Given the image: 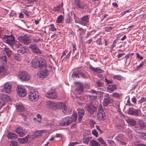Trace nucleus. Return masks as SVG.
Masks as SVG:
<instances>
[{
	"mask_svg": "<svg viewBox=\"0 0 146 146\" xmlns=\"http://www.w3.org/2000/svg\"><path fill=\"white\" fill-rule=\"evenodd\" d=\"M29 47L35 53L38 54L42 53V50L39 49L37 45L36 44H30Z\"/></svg>",
	"mask_w": 146,
	"mask_h": 146,
	"instance_id": "obj_10",
	"label": "nucleus"
},
{
	"mask_svg": "<svg viewBox=\"0 0 146 146\" xmlns=\"http://www.w3.org/2000/svg\"><path fill=\"white\" fill-rule=\"evenodd\" d=\"M114 79H116L119 80H123V78L121 76L118 75H116L114 76L113 77Z\"/></svg>",
	"mask_w": 146,
	"mask_h": 146,
	"instance_id": "obj_37",
	"label": "nucleus"
},
{
	"mask_svg": "<svg viewBox=\"0 0 146 146\" xmlns=\"http://www.w3.org/2000/svg\"><path fill=\"white\" fill-rule=\"evenodd\" d=\"M144 63L143 62H141L139 65L137 66L136 68V70H138L141 69L142 67V66L143 65Z\"/></svg>",
	"mask_w": 146,
	"mask_h": 146,
	"instance_id": "obj_50",
	"label": "nucleus"
},
{
	"mask_svg": "<svg viewBox=\"0 0 146 146\" xmlns=\"http://www.w3.org/2000/svg\"><path fill=\"white\" fill-rule=\"evenodd\" d=\"M67 52V51L66 50H65L63 51L62 53V54L61 57V58H63L64 56L66 55V54Z\"/></svg>",
	"mask_w": 146,
	"mask_h": 146,
	"instance_id": "obj_60",
	"label": "nucleus"
},
{
	"mask_svg": "<svg viewBox=\"0 0 146 146\" xmlns=\"http://www.w3.org/2000/svg\"><path fill=\"white\" fill-rule=\"evenodd\" d=\"M137 55L136 57L137 58H139L140 60H142L143 59V56H141L138 53H136Z\"/></svg>",
	"mask_w": 146,
	"mask_h": 146,
	"instance_id": "obj_59",
	"label": "nucleus"
},
{
	"mask_svg": "<svg viewBox=\"0 0 146 146\" xmlns=\"http://www.w3.org/2000/svg\"><path fill=\"white\" fill-rule=\"evenodd\" d=\"M98 140L102 144H103L104 145H106V143L103 140V139L101 137H100L98 139Z\"/></svg>",
	"mask_w": 146,
	"mask_h": 146,
	"instance_id": "obj_47",
	"label": "nucleus"
},
{
	"mask_svg": "<svg viewBox=\"0 0 146 146\" xmlns=\"http://www.w3.org/2000/svg\"><path fill=\"white\" fill-rule=\"evenodd\" d=\"M146 100V98H144L143 97H142L140 100H139V103H141L145 101Z\"/></svg>",
	"mask_w": 146,
	"mask_h": 146,
	"instance_id": "obj_55",
	"label": "nucleus"
},
{
	"mask_svg": "<svg viewBox=\"0 0 146 146\" xmlns=\"http://www.w3.org/2000/svg\"><path fill=\"white\" fill-rule=\"evenodd\" d=\"M62 111L64 114H66L67 113L69 112V109H68L66 108V106L62 108Z\"/></svg>",
	"mask_w": 146,
	"mask_h": 146,
	"instance_id": "obj_42",
	"label": "nucleus"
},
{
	"mask_svg": "<svg viewBox=\"0 0 146 146\" xmlns=\"http://www.w3.org/2000/svg\"><path fill=\"white\" fill-rule=\"evenodd\" d=\"M73 117L74 118V120L75 121H76L77 118V114L76 113H74L72 114Z\"/></svg>",
	"mask_w": 146,
	"mask_h": 146,
	"instance_id": "obj_63",
	"label": "nucleus"
},
{
	"mask_svg": "<svg viewBox=\"0 0 146 146\" xmlns=\"http://www.w3.org/2000/svg\"><path fill=\"white\" fill-rule=\"evenodd\" d=\"M10 146H17V142L16 141H11L10 142Z\"/></svg>",
	"mask_w": 146,
	"mask_h": 146,
	"instance_id": "obj_46",
	"label": "nucleus"
},
{
	"mask_svg": "<svg viewBox=\"0 0 146 146\" xmlns=\"http://www.w3.org/2000/svg\"><path fill=\"white\" fill-rule=\"evenodd\" d=\"M32 40L35 43L38 42L39 41H43V39H41L40 38H39L38 36H37L33 37Z\"/></svg>",
	"mask_w": 146,
	"mask_h": 146,
	"instance_id": "obj_32",
	"label": "nucleus"
},
{
	"mask_svg": "<svg viewBox=\"0 0 146 146\" xmlns=\"http://www.w3.org/2000/svg\"><path fill=\"white\" fill-rule=\"evenodd\" d=\"M16 109L19 111H23L24 110V106L22 105H18L16 106Z\"/></svg>",
	"mask_w": 146,
	"mask_h": 146,
	"instance_id": "obj_36",
	"label": "nucleus"
},
{
	"mask_svg": "<svg viewBox=\"0 0 146 146\" xmlns=\"http://www.w3.org/2000/svg\"><path fill=\"white\" fill-rule=\"evenodd\" d=\"M139 110L138 109H135L133 108L129 109L128 113L130 115L135 116H138L139 115Z\"/></svg>",
	"mask_w": 146,
	"mask_h": 146,
	"instance_id": "obj_13",
	"label": "nucleus"
},
{
	"mask_svg": "<svg viewBox=\"0 0 146 146\" xmlns=\"http://www.w3.org/2000/svg\"><path fill=\"white\" fill-rule=\"evenodd\" d=\"M89 97L91 100H94L97 98V96L96 95H90Z\"/></svg>",
	"mask_w": 146,
	"mask_h": 146,
	"instance_id": "obj_54",
	"label": "nucleus"
},
{
	"mask_svg": "<svg viewBox=\"0 0 146 146\" xmlns=\"http://www.w3.org/2000/svg\"><path fill=\"white\" fill-rule=\"evenodd\" d=\"M138 133L139 134V136L141 139H146V133L141 132H138Z\"/></svg>",
	"mask_w": 146,
	"mask_h": 146,
	"instance_id": "obj_39",
	"label": "nucleus"
},
{
	"mask_svg": "<svg viewBox=\"0 0 146 146\" xmlns=\"http://www.w3.org/2000/svg\"><path fill=\"white\" fill-rule=\"evenodd\" d=\"M80 23L83 25H87L89 22V18L88 15L84 16L79 20Z\"/></svg>",
	"mask_w": 146,
	"mask_h": 146,
	"instance_id": "obj_15",
	"label": "nucleus"
},
{
	"mask_svg": "<svg viewBox=\"0 0 146 146\" xmlns=\"http://www.w3.org/2000/svg\"><path fill=\"white\" fill-rule=\"evenodd\" d=\"M16 132L18 133L19 136L22 137L27 133V132L23 128L21 127H19L16 129Z\"/></svg>",
	"mask_w": 146,
	"mask_h": 146,
	"instance_id": "obj_12",
	"label": "nucleus"
},
{
	"mask_svg": "<svg viewBox=\"0 0 146 146\" xmlns=\"http://www.w3.org/2000/svg\"><path fill=\"white\" fill-rule=\"evenodd\" d=\"M73 47V49H72V53L73 54V57H74L76 56V54H74L75 51L76 50V45L75 44H73L72 45Z\"/></svg>",
	"mask_w": 146,
	"mask_h": 146,
	"instance_id": "obj_44",
	"label": "nucleus"
},
{
	"mask_svg": "<svg viewBox=\"0 0 146 146\" xmlns=\"http://www.w3.org/2000/svg\"><path fill=\"white\" fill-rule=\"evenodd\" d=\"M92 134L96 137H97L98 135V133L95 129L93 130L92 131Z\"/></svg>",
	"mask_w": 146,
	"mask_h": 146,
	"instance_id": "obj_49",
	"label": "nucleus"
},
{
	"mask_svg": "<svg viewBox=\"0 0 146 146\" xmlns=\"http://www.w3.org/2000/svg\"><path fill=\"white\" fill-rule=\"evenodd\" d=\"M4 102L3 101H1L0 100V109L4 105Z\"/></svg>",
	"mask_w": 146,
	"mask_h": 146,
	"instance_id": "obj_61",
	"label": "nucleus"
},
{
	"mask_svg": "<svg viewBox=\"0 0 146 146\" xmlns=\"http://www.w3.org/2000/svg\"><path fill=\"white\" fill-rule=\"evenodd\" d=\"M99 112L97 115V118L100 120H104L105 118V112L103 110L101 105L98 108Z\"/></svg>",
	"mask_w": 146,
	"mask_h": 146,
	"instance_id": "obj_7",
	"label": "nucleus"
},
{
	"mask_svg": "<svg viewBox=\"0 0 146 146\" xmlns=\"http://www.w3.org/2000/svg\"><path fill=\"white\" fill-rule=\"evenodd\" d=\"M21 115L22 116V117L23 118L24 120L25 121L27 118V116L26 114L24 113H21Z\"/></svg>",
	"mask_w": 146,
	"mask_h": 146,
	"instance_id": "obj_58",
	"label": "nucleus"
},
{
	"mask_svg": "<svg viewBox=\"0 0 146 146\" xmlns=\"http://www.w3.org/2000/svg\"><path fill=\"white\" fill-rule=\"evenodd\" d=\"M80 75L84 79H86L88 78L86 73H83L80 71Z\"/></svg>",
	"mask_w": 146,
	"mask_h": 146,
	"instance_id": "obj_43",
	"label": "nucleus"
},
{
	"mask_svg": "<svg viewBox=\"0 0 146 146\" xmlns=\"http://www.w3.org/2000/svg\"><path fill=\"white\" fill-rule=\"evenodd\" d=\"M80 70H77L76 71H74L73 72L72 76V78L74 80H75L76 78H80L79 75L80 74Z\"/></svg>",
	"mask_w": 146,
	"mask_h": 146,
	"instance_id": "obj_24",
	"label": "nucleus"
},
{
	"mask_svg": "<svg viewBox=\"0 0 146 146\" xmlns=\"http://www.w3.org/2000/svg\"><path fill=\"white\" fill-rule=\"evenodd\" d=\"M3 41L12 47L15 44V38L12 35H5L2 38Z\"/></svg>",
	"mask_w": 146,
	"mask_h": 146,
	"instance_id": "obj_1",
	"label": "nucleus"
},
{
	"mask_svg": "<svg viewBox=\"0 0 146 146\" xmlns=\"http://www.w3.org/2000/svg\"><path fill=\"white\" fill-rule=\"evenodd\" d=\"M85 108L87 109L88 112L91 114H93L97 110V108L93 106L91 103L86 104Z\"/></svg>",
	"mask_w": 146,
	"mask_h": 146,
	"instance_id": "obj_9",
	"label": "nucleus"
},
{
	"mask_svg": "<svg viewBox=\"0 0 146 146\" xmlns=\"http://www.w3.org/2000/svg\"><path fill=\"white\" fill-rule=\"evenodd\" d=\"M9 139H15L18 137L17 135L12 132H9L7 135Z\"/></svg>",
	"mask_w": 146,
	"mask_h": 146,
	"instance_id": "obj_20",
	"label": "nucleus"
},
{
	"mask_svg": "<svg viewBox=\"0 0 146 146\" xmlns=\"http://www.w3.org/2000/svg\"><path fill=\"white\" fill-rule=\"evenodd\" d=\"M91 139V137L90 136L85 137L83 139V141L84 143L88 144Z\"/></svg>",
	"mask_w": 146,
	"mask_h": 146,
	"instance_id": "obj_35",
	"label": "nucleus"
},
{
	"mask_svg": "<svg viewBox=\"0 0 146 146\" xmlns=\"http://www.w3.org/2000/svg\"><path fill=\"white\" fill-rule=\"evenodd\" d=\"M89 68L90 70L96 72L101 73L104 72L100 68H95L92 66H90Z\"/></svg>",
	"mask_w": 146,
	"mask_h": 146,
	"instance_id": "obj_23",
	"label": "nucleus"
},
{
	"mask_svg": "<svg viewBox=\"0 0 146 146\" xmlns=\"http://www.w3.org/2000/svg\"><path fill=\"white\" fill-rule=\"evenodd\" d=\"M72 20V18L70 17L68 15L66 20V22L68 23H69L71 22V21Z\"/></svg>",
	"mask_w": 146,
	"mask_h": 146,
	"instance_id": "obj_51",
	"label": "nucleus"
},
{
	"mask_svg": "<svg viewBox=\"0 0 146 146\" xmlns=\"http://www.w3.org/2000/svg\"><path fill=\"white\" fill-rule=\"evenodd\" d=\"M1 98L2 100L1 101H3L5 103V101L8 102L11 100V99L6 94H2L1 96Z\"/></svg>",
	"mask_w": 146,
	"mask_h": 146,
	"instance_id": "obj_21",
	"label": "nucleus"
},
{
	"mask_svg": "<svg viewBox=\"0 0 146 146\" xmlns=\"http://www.w3.org/2000/svg\"><path fill=\"white\" fill-rule=\"evenodd\" d=\"M71 52V50L70 51V52H69V53L66 55V56L65 57H64V58L62 60H63L64 59V58H66V59H68L70 55Z\"/></svg>",
	"mask_w": 146,
	"mask_h": 146,
	"instance_id": "obj_57",
	"label": "nucleus"
},
{
	"mask_svg": "<svg viewBox=\"0 0 146 146\" xmlns=\"http://www.w3.org/2000/svg\"><path fill=\"white\" fill-rule=\"evenodd\" d=\"M21 49L17 50V52L19 54H22L27 52L28 50L27 48L25 46H23L20 47Z\"/></svg>",
	"mask_w": 146,
	"mask_h": 146,
	"instance_id": "obj_22",
	"label": "nucleus"
},
{
	"mask_svg": "<svg viewBox=\"0 0 146 146\" xmlns=\"http://www.w3.org/2000/svg\"><path fill=\"white\" fill-rule=\"evenodd\" d=\"M38 92L36 90L31 91L29 94L28 98L29 100L34 102L37 100L39 98Z\"/></svg>",
	"mask_w": 146,
	"mask_h": 146,
	"instance_id": "obj_4",
	"label": "nucleus"
},
{
	"mask_svg": "<svg viewBox=\"0 0 146 146\" xmlns=\"http://www.w3.org/2000/svg\"><path fill=\"white\" fill-rule=\"evenodd\" d=\"M4 50L8 56H10L12 53V52L9 48L5 47L4 48Z\"/></svg>",
	"mask_w": 146,
	"mask_h": 146,
	"instance_id": "obj_29",
	"label": "nucleus"
},
{
	"mask_svg": "<svg viewBox=\"0 0 146 146\" xmlns=\"http://www.w3.org/2000/svg\"><path fill=\"white\" fill-rule=\"evenodd\" d=\"M139 124L141 129L145 128L146 127V125L142 120H141L139 121ZM139 130H140L141 129H139Z\"/></svg>",
	"mask_w": 146,
	"mask_h": 146,
	"instance_id": "obj_34",
	"label": "nucleus"
},
{
	"mask_svg": "<svg viewBox=\"0 0 146 146\" xmlns=\"http://www.w3.org/2000/svg\"><path fill=\"white\" fill-rule=\"evenodd\" d=\"M48 72L47 69L38 71L37 74V77L39 78H43L48 75Z\"/></svg>",
	"mask_w": 146,
	"mask_h": 146,
	"instance_id": "obj_11",
	"label": "nucleus"
},
{
	"mask_svg": "<svg viewBox=\"0 0 146 146\" xmlns=\"http://www.w3.org/2000/svg\"><path fill=\"white\" fill-rule=\"evenodd\" d=\"M113 28V27H105V30L107 32H110Z\"/></svg>",
	"mask_w": 146,
	"mask_h": 146,
	"instance_id": "obj_48",
	"label": "nucleus"
},
{
	"mask_svg": "<svg viewBox=\"0 0 146 146\" xmlns=\"http://www.w3.org/2000/svg\"><path fill=\"white\" fill-rule=\"evenodd\" d=\"M19 77L23 81H27L29 80L30 78L29 74L26 72L20 71L18 74Z\"/></svg>",
	"mask_w": 146,
	"mask_h": 146,
	"instance_id": "obj_6",
	"label": "nucleus"
},
{
	"mask_svg": "<svg viewBox=\"0 0 146 146\" xmlns=\"http://www.w3.org/2000/svg\"><path fill=\"white\" fill-rule=\"evenodd\" d=\"M110 102V96L108 94H106L104 96L103 104L104 106H107Z\"/></svg>",
	"mask_w": 146,
	"mask_h": 146,
	"instance_id": "obj_16",
	"label": "nucleus"
},
{
	"mask_svg": "<svg viewBox=\"0 0 146 146\" xmlns=\"http://www.w3.org/2000/svg\"><path fill=\"white\" fill-rule=\"evenodd\" d=\"M84 114V111L83 109L80 108L78 109V119L79 122L82 119L83 116Z\"/></svg>",
	"mask_w": 146,
	"mask_h": 146,
	"instance_id": "obj_19",
	"label": "nucleus"
},
{
	"mask_svg": "<svg viewBox=\"0 0 146 146\" xmlns=\"http://www.w3.org/2000/svg\"><path fill=\"white\" fill-rule=\"evenodd\" d=\"M126 121L128 124L132 126H134L136 124V121L133 119H128L126 120Z\"/></svg>",
	"mask_w": 146,
	"mask_h": 146,
	"instance_id": "obj_28",
	"label": "nucleus"
},
{
	"mask_svg": "<svg viewBox=\"0 0 146 146\" xmlns=\"http://www.w3.org/2000/svg\"><path fill=\"white\" fill-rule=\"evenodd\" d=\"M108 90L110 92H113L116 90V86L115 85H109L107 87Z\"/></svg>",
	"mask_w": 146,
	"mask_h": 146,
	"instance_id": "obj_27",
	"label": "nucleus"
},
{
	"mask_svg": "<svg viewBox=\"0 0 146 146\" xmlns=\"http://www.w3.org/2000/svg\"><path fill=\"white\" fill-rule=\"evenodd\" d=\"M28 137L26 136L25 137L22 138H19L18 141L19 142L21 143H25L28 142Z\"/></svg>",
	"mask_w": 146,
	"mask_h": 146,
	"instance_id": "obj_31",
	"label": "nucleus"
},
{
	"mask_svg": "<svg viewBox=\"0 0 146 146\" xmlns=\"http://www.w3.org/2000/svg\"><path fill=\"white\" fill-rule=\"evenodd\" d=\"M97 84L98 86L102 87L103 86L104 83L100 81H98L97 82Z\"/></svg>",
	"mask_w": 146,
	"mask_h": 146,
	"instance_id": "obj_53",
	"label": "nucleus"
},
{
	"mask_svg": "<svg viewBox=\"0 0 146 146\" xmlns=\"http://www.w3.org/2000/svg\"><path fill=\"white\" fill-rule=\"evenodd\" d=\"M90 145L91 146H100L99 143L94 140H92L90 141Z\"/></svg>",
	"mask_w": 146,
	"mask_h": 146,
	"instance_id": "obj_30",
	"label": "nucleus"
},
{
	"mask_svg": "<svg viewBox=\"0 0 146 146\" xmlns=\"http://www.w3.org/2000/svg\"><path fill=\"white\" fill-rule=\"evenodd\" d=\"M83 91V86L81 84L78 85V87L76 89V92L78 94H80Z\"/></svg>",
	"mask_w": 146,
	"mask_h": 146,
	"instance_id": "obj_25",
	"label": "nucleus"
},
{
	"mask_svg": "<svg viewBox=\"0 0 146 146\" xmlns=\"http://www.w3.org/2000/svg\"><path fill=\"white\" fill-rule=\"evenodd\" d=\"M50 29L52 31H55L56 30V29L54 27L53 24H51L50 25Z\"/></svg>",
	"mask_w": 146,
	"mask_h": 146,
	"instance_id": "obj_56",
	"label": "nucleus"
},
{
	"mask_svg": "<svg viewBox=\"0 0 146 146\" xmlns=\"http://www.w3.org/2000/svg\"><path fill=\"white\" fill-rule=\"evenodd\" d=\"M11 89V85L8 82L5 83L4 85L3 90L7 93H9Z\"/></svg>",
	"mask_w": 146,
	"mask_h": 146,
	"instance_id": "obj_18",
	"label": "nucleus"
},
{
	"mask_svg": "<svg viewBox=\"0 0 146 146\" xmlns=\"http://www.w3.org/2000/svg\"><path fill=\"white\" fill-rule=\"evenodd\" d=\"M17 39L19 42L26 45L30 44L31 41V40L27 35L19 36L17 37Z\"/></svg>",
	"mask_w": 146,
	"mask_h": 146,
	"instance_id": "obj_3",
	"label": "nucleus"
},
{
	"mask_svg": "<svg viewBox=\"0 0 146 146\" xmlns=\"http://www.w3.org/2000/svg\"><path fill=\"white\" fill-rule=\"evenodd\" d=\"M122 95V94H118L117 93L115 92L114 93L113 95V96L114 98H119Z\"/></svg>",
	"mask_w": 146,
	"mask_h": 146,
	"instance_id": "obj_41",
	"label": "nucleus"
},
{
	"mask_svg": "<svg viewBox=\"0 0 146 146\" xmlns=\"http://www.w3.org/2000/svg\"><path fill=\"white\" fill-rule=\"evenodd\" d=\"M74 2L78 8L83 9L85 7V5L81 3L80 0H74Z\"/></svg>",
	"mask_w": 146,
	"mask_h": 146,
	"instance_id": "obj_17",
	"label": "nucleus"
},
{
	"mask_svg": "<svg viewBox=\"0 0 146 146\" xmlns=\"http://www.w3.org/2000/svg\"><path fill=\"white\" fill-rule=\"evenodd\" d=\"M0 61L2 62L3 64H5L7 62V58L5 54H3L0 55Z\"/></svg>",
	"mask_w": 146,
	"mask_h": 146,
	"instance_id": "obj_26",
	"label": "nucleus"
},
{
	"mask_svg": "<svg viewBox=\"0 0 146 146\" xmlns=\"http://www.w3.org/2000/svg\"><path fill=\"white\" fill-rule=\"evenodd\" d=\"M46 97L50 99H55L57 97V96L55 91L51 90L46 92L45 94Z\"/></svg>",
	"mask_w": 146,
	"mask_h": 146,
	"instance_id": "obj_8",
	"label": "nucleus"
},
{
	"mask_svg": "<svg viewBox=\"0 0 146 146\" xmlns=\"http://www.w3.org/2000/svg\"><path fill=\"white\" fill-rule=\"evenodd\" d=\"M14 45H15V47L17 48H20L21 47H22L21 44L19 42H17L16 43L15 42Z\"/></svg>",
	"mask_w": 146,
	"mask_h": 146,
	"instance_id": "obj_45",
	"label": "nucleus"
},
{
	"mask_svg": "<svg viewBox=\"0 0 146 146\" xmlns=\"http://www.w3.org/2000/svg\"><path fill=\"white\" fill-rule=\"evenodd\" d=\"M105 81L108 84H110L112 83L113 81L111 79L108 80L106 77L105 78Z\"/></svg>",
	"mask_w": 146,
	"mask_h": 146,
	"instance_id": "obj_52",
	"label": "nucleus"
},
{
	"mask_svg": "<svg viewBox=\"0 0 146 146\" xmlns=\"http://www.w3.org/2000/svg\"><path fill=\"white\" fill-rule=\"evenodd\" d=\"M73 119L69 117H66L60 120L59 123L60 125L66 126L69 125L73 121Z\"/></svg>",
	"mask_w": 146,
	"mask_h": 146,
	"instance_id": "obj_5",
	"label": "nucleus"
},
{
	"mask_svg": "<svg viewBox=\"0 0 146 146\" xmlns=\"http://www.w3.org/2000/svg\"><path fill=\"white\" fill-rule=\"evenodd\" d=\"M64 19V17L62 15H61L58 16L56 20V23H61Z\"/></svg>",
	"mask_w": 146,
	"mask_h": 146,
	"instance_id": "obj_40",
	"label": "nucleus"
},
{
	"mask_svg": "<svg viewBox=\"0 0 146 146\" xmlns=\"http://www.w3.org/2000/svg\"><path fill=\"white\" fill-rule=\"evenodd\" d=\"M17 92L18 95L22 97H24L26 94V91L23 86H18V87Z\"/></svg>",
	"mask_w": 146,
	"mask_h": 146,
	"instance_id": "obj_14",
	"label": "nucleus"
},
{
	"mask_svg": "<svg viewBox=\"0 0 146 146\" xmlns=\"http://www.w3.org/2000/svg\"><path fill=\"white\" fill-rule=\"evenodd\" d=\"M10 15L11 16L13 17V16H16V14L13 11L11 12L10 13Z\"/></svg>",
	"mask_w": 146,
	"mask_h": 146,
	"instance_id": "obj_62",
	"label": "nucleus"
},
{
	"mask_svg": "<svg viewBox=\"0 0 146 146\" xmlns=\"http://www.w3.org/2000/svg\"><path fill=\"white\" fill-rule=\"evenodd\" d=\"M6 72V70L3 66H0V75L5 74Z\"/></svg>",
	"mask_w": 146,
	"mask_h": 146,
	"instance_id": "obj_33",
	"label": "nucleus"
},
{
	"mask_svg": "<svg viewBox=\"0 0 146 146\" xmlns=\"http://www.w3.org/2000/svg\"><path fill=\"white\" fill-rule=\"evenodd\" d=\"M32 66L34 68L36 67L37 64H38L37 66L41 69L45 68L47 67L46 61L43 58L40 59L38 62H32Z\"/></svg>",
	"mask_w": 146,
	"mask_h": 146,
	"instance_id": "obj_2",
	"label": "nucleus"
},
{
	"mask_svg": "<svg viewBox=\"0 0 146 146\" xmlns=\"http://www.w3.org/2000/svg\"><path fill=\"white\" fill-rule=\"evenodd\" d=\"M55 104L56 105L57 108H63L64 107L66 106L64 103L60 102H57Z\"/></svg>",
	"mask_w": 146,
	"mask_h": 146,
	"instance_id": "obj_38",
	"label": "nucleus"
},
{
	"mask_svg": "<svg viewBox=\"0 0 146 146\" xmlns=\"http://www.w3.org/2000/svg\"><path fill=\"white\" fill-rule=\"evenodd\" d=\"M78 144V143L76 142L71 143H70L69 144L68 146H74V145H75L76 144Z\"/></svg>",
	"mask_w": 146,
	"mask_h": 146,
	"instance_id": "obj_64",
	"label": "nucleus"
}]
</instances>
